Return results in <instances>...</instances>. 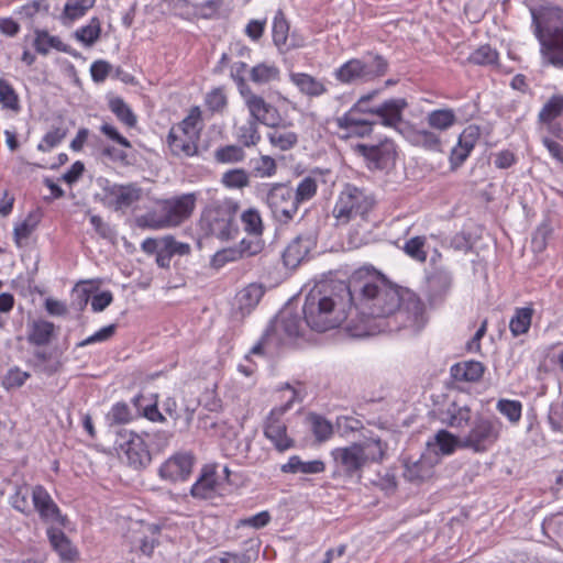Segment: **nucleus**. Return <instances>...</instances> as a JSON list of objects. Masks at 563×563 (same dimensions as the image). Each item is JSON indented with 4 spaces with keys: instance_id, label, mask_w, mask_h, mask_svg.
Returning <instances> with one entry per match:
<instances>
[{
    "instance_id": "57",
    "label": "nucleus",
    "mask_w": 563,
    "mask_h": 563,
    "mask_svg": "<svg viewBox=\"0 0 563 563\" xmlns=\"http://www.w3.org/2000/svg\"><path fill=\"white\" fill-rule=\"evenodd\" d=\"M66 136V131L56 128L49 130L37 144V150L40 152H49L54 147H56Z\"/></svg>"
},
{
    "instance_id": "12",
    "label": "nucleus",
    "mask_w": 563,
    "mask_h": 563,
    "mask_svg": "<svg viewBox=\"0 0 563 563\" xmlns=\"http://www.w3.org/2000/svg\"><path fill=\"white\" fill-rule=\"evenodd\" d=\"M120 438L121 442L119 445L129 464L135 468H142L148 465L152 460L148 450V441L158 438L163 440L164 444H167L170 434L164 431L155 433L124 431L120 434Z\"/></svg>"
},
{
    "instance_id": "46",
    "label": "nucleus",
    "mask_w": 563,
    "mask_h": 563,
    "mask_svg": "<svg viewBox=\"0 0 563 563\" xmlns=\"http://www.w3.org/2000/svg\"><path fill=\"white\" fill-rule=\"evenodd\" d=\"M101 33V22L98 18H92L88 24L79 27L75 32V37L87 46L96 43Z\"/></svg>"
},
{
    "instance_id": "23",
    "label": "nucleus",
    "mask_w": 563,
    "mask_h": 563,
    "mask_svg": "<svg viewBox=\"0 0 563 563\" xmlns=\"http://www.w3.org/2000/svg\"><path fill=\"white\" fill-rule=\"evenodd\" d=\"M316 241L311 235H299L292 240L283 253L287 267H297L314 247Z\"/></svg>"
},
{
    "instance_id": "58",
    "label": "nucleus",
    "mask_w": 563,
    "mask_h": 563,
    "mask_svg": "<svg viewBox=\"0 0 563 563\" xmlns=\"http://www.w3.org/2000/svg\"><path fill=\"white\" fill-rule=\"evenodd\" d=\"M30 374L27 372L22 371L19 367L10 368L2 379V386L5 389L19 388L27 380Z\"/></svg>"
},
{
    "instance_id": "4",
    "label": "nucleus",
    "mask_w": 563,
    "mask_h": 563,
    "mask_svg": "<svg viewBox=\"0 0 563 563\" xmlns=\"http://www.w3.org/2000/svg\"><path fill=\"white\" fill-rule=\"evenodd\" d=\"M302 313L306 324L319 332L336 328L346 319L343 299L327 285H316L307 294Z\"/></svg>"
},
{
    "instance_id": "14",
    "label": "nucleus",
    "mask_w": 563,
    "mask_h": 563,
    "mask_svg": "<svg viewBox=\"0 0 563 563\" xmlns=\"http://www.w3.org/2000/svg\"><path fill=\"white\" fill-rule=\"evenodd\" d=\"M503 423L498 419L478 418L462 438V448L475 453L488 451L499 439Z\"/></svg>"
},
{
    "instance_id": "7",
    "label": "nucleus",
    "mask_w": 563,
    "mask_h": 563,
    "mask_svg": "<svg viewBox=\"0 0 563 563\" xmlns=\"http://www.w3.org/2000/svg\"><path fill=\"white\" fill-rule=\"evenodd\" d=\"M196 202L195 192L163 200L158 202L157 209L144 214L141 222L153 230L177 227L192 214Z\"/></svg>"
},
{
    "instance_id": "51",
    "label": "nucleus",
    "mask_w": 563,
    "mask_h": 563,
    "mask_svg": "<svg viewBox=\"0 0 563 563\" xmlns=\"http://www.w3.org/2000/svg\"><path fill=\"white\" fill-rule=\"evenodd\" d=\"M311 430L319 442L329 440L333 434V427L330 421L318 415L309 417Z\"/></svg>"
},
{
    "instance_id": "33",
    "label": "nucleus",
    "mask_w": 563,
    "mask_h": 563,
    "mask_svg": "<svg viewBox=\"0 0 563 563\" xmlns=\"http://www.w3.org/2000/svg\"><path fill=\"white\" fill-rule=\"evenodd\" d=\"M274 328L288 338H297L302 333V322L296 313L284 310L277 317Z\"/></svg>"
},
{
    "instance_id": "1",
    "label": "nucleus",
    "mask_w": 563,
    "mask_h": 563,
    "mask_svg": "<svg viewBox=\"0 0 563 563\" xmlns=\"http://www.w3.org/2000/svg\"><path fill=\"white\" fill-rule=\"evenodd\" d=\"M369 96H364L343 115L336 118L339 135L342 139L364 137L373 131L374 121L368 115H377L385 126L395 128L401 121V112L407 106L404 99H391L369 108Z\"/></svg>"
},
{
    "instance_id": "62",
    "label": "nucleus",
    "mask_w": 563,
    "mask_h": 563,
    "mask_svg": "<svg viewBox=\"0 0 563 563\" xmlns=\"http://www.w3.org/2000/svg\"><path fill=\"white\" fill-rule=\"evenodd\" d=\"M317 192V183L311 177L303 178L297 186L296 191L294 192L295 197L298 199V205L301 201H306L311 199Z\"/></svg>"
},
{
    "instance_id": "47",
    "label": "nucleus",
    "mask_w": 563,
    "mask_h": 563,
    "mask_svg": "<svg viewBox=\"0 0 563 563\" xmlns=\"http://www.w3.org/2000/svg\"><path fill=\"white\" fill-rule=\"evenodd\" d=\"M236 139L244 146L249 147L256 145L261 140V134L258 133L256 122L250 120L244 124L240 125L236 129Z\"/></svg>"
},
{
    "instance_id": "50",
    "label": "nucleus",
    "mask_w": 563,
    "mask_h": 563,
    "mask_svg": "<svg viewBox=\"0 0 563 563\" xmlns=\"http://www.w3.org/2000/svg\"><path fill=\"white\" fill-rule=\"evenodd\" d=\"M496 409L505 416L510 423H518L522 415V405L518 400L499 399Z\"/></svg>"
},
{
    "instance_id": "34",
    "label": "nucleus",
    "mask_w": 563,
    "mask_h": 563,
    "mask_svg": "<svg viewBox=\"0 0 563 563\" xmlns=\"http://www.w3.org/2000/svg\"><path fill=\"white\" fill-rule=\"evenodd\" d=\"M41 221L38 211H31L23 220L14 225L13 235L18 246H21L35 231Z\"/></svg>"
},
{
    "instance_id": "17",
    "label": "nucleus",
    "mask_w": 563,
    "mask_h": 563,
    "mask_svg": "<svg viewBox=\"0 0 563 563\" xmlns=\"http://www.w3.org/2000/svg\"><path fill=\"white\" fill-rule=\"evenodd\" d=\"M355 151L364 156L373 168L388 167L395 163L396 158V146L388 139L377 145L357 144Z\"/></svg>"
},
{
    "instance_id": "25",
    "label": "nucleus",
    "mask_w": 563,
    "mask_h": 563,
    "mask_svg": "<svg viewBox=\"0 0 563 563\" xmlns=\"http://www.w3.org/2000/svg\"><path fill=\"white\" fill-rule=\"evenodd\" d=\"M427 446L428 450L435 455H451L457 448H462V439L442 429L427 442Z\"/></svg>"
},
{
    "instance_id": "53",
    "label": "nucleus",
    "mask_w": 563,
    "mask_h": 563,
    "mask_svg": "<svg viewBox=\"0 0 563 563\" xmlns=\"http://www.w3.org/2000/svg\"><path fill=\"white\" fill-rule=\"evenodd\" d=\"M244 230L253 235H261L263 232V222L260 212L256 209H247L241 216Z\"/></svg>"
},
{
    "instance_id": "48",
    "label": "nucleus",
    "mask_w": 563,
    "mask_h": 563,
    "mask_svg": "<svg viewBox=\"0 0 563 563\" xmlns=\"http://www.w3.org/2000/svg\"><path fill=\"white\" fill-rule=\"evenodd\" d=\"M498 53L489 45H482L475 49L468 57V60L474 66L487 67L497 62Z\"/></svg>"
},
{
    "instance_id": "29",
    "label": "nucleus",
    "mask_w": 563,
    "mask_h": 563,
    "mask_svg": "<svg viewBox=\"0 0 563 563\" xmlns=\"http://www.w3.org/2000/svg\"><path fill=\"white\" fill-rule=\"evenodd\" d=\"M325 465L321 460L302 461L298 455H291L287 463L280 466L285 474H320L324 472Z\"/></svg>"
},
{
    "instance_id": "28",
    "label": "nucleus",
    "mask_w": 563,
    "mask_h": 563,
    "mask_svg": "<svg viewBox=\"0 0 563 563\" xmlns=\"http://www.w3.org/2000/svg\"><path fill=\"white\" fill-rule=\"evenodd\" d=\"M159 526L155 523H142L139 530V537L134 541V547L144 555L151 556L158 544Z\"/></svg>"
},
{
    "instance_id": "38",
    "label": "nucleus",
    "mask_w": 563,
    "mask_h": 563,
    "mask_svg": "<svg viewBox=\"0 0 563 563\" xmlns=\"http://www.w3.org/2000/svg\"><path fill=\"white\" fill-rule=\"evenodd\" d=\"M533 309L531 307L517 308L509 321V329L514 336L526 334L531 325Z\"/></svg>"
},
{
    "instance_id": "59",
    "label": "nucleus",
    "mask_w": 563,
    "mask_h": 563,
    "mask_svg": "<svg viewBox=\"0 0 563 563\" xmlns=\"http://www.w3.org/2000/svg\"><path fill=\"white\" fill-rule=\"evenodd\" d=\"M216 158L220 163H236L244 158V152L238 145H227L216 151Z\"/></svg>"
},
{
    "instance_id": "18",
    "label": "nucleus",
    "mask_w": 563,
    "mask_h": 563,
    "mask_svg": "<svg viewBox=\"0 0 563 563\" xmlns=\"http://www.w3.org/2000/svg\"><path fill=\"white\" fill-rule=\"evenodd\" d=\"M32 501L34 509L44 521L56 522L62 527H67V518L60 514L48 492L41 485L32 488Z\"/></svg>"
},
{
    "instance_id": "64",
    "label": "nucleus",
    "mask_w": 563,
    "mask_h": 563,
    "mask_svg": "<svg viewBox=\"0 0 563 563\" xmlns=\"http://www.w3.org/2000/svg\"><path fill=\"white\" fill-rule=\"evenodd\" d=\"M161 246L172 256L174 255H187L190 252V245L176 241L172 235H167L161 239Z\"/></svg>"
},
{
    "instance_id": "24",
    "label": "nucleus",
    "mask_w": 563,
    "mask_h": 563,
    "mask_svg": "<svg viewBox=\"0 0 563 563\" xmlns=\"http://www.w3.org/2000/svg\"><path fill=\"white\" fill-rule=\"evenodd\" d=\"M260 251V244L242 240L240 247H229L218 251L211 258V266L222 268L228 263L239 261L243 256H251Z\"/></svg>"
},
{
    "instance_id": "37",
    "label": "nucleus",
    "mask_w": 563,
    "mask_h": 563,
    "mask_svg": "<svg viewBox=\"0 0 563 563\" xmlns=\"http://www.w3.org/2000/svg\"><path fill=\"white\" fill-rule=\"evenodd\" d=\"M290 77L299 90L308 96H319L325 90L323 82L309 73H291Z\"/></svg>"
},
{
    "instance_id": "36",
    "label": "nucleus",
    "mask_w": 563,
    "mask_h": 563,
    "mask_svg": "<svg viewBox=\"0 0 563 563\" xmlns=\"http://www.w3.org/2000/svg\"><path fill=\"white\" fill-rule=\"evenodd\" d=\"M54 324L46 320H37L32 323L30 327L27 340L30 343L43 346L49 343L53 333H54Z\"/></svg>"
},
{
    "instance_id": "54",
    "label": "nucleus",
    "mask_w": 563,
    "mask_h": 563,
    "mask_svg": "<svg viewBox=\"0 0 563 563\" xmlns=\"http://www.w3.org/2000/svg\"><path fill=\"white\" fill-rule=\"evenodd\" d=\"M250 183L247 173L244 169H231L223 174L222 184L227 188L241 189Z\"/></svg>"
},
{
    "instance_id": "2",
    "label": "nucleus",
    "mask_w": 563,
    "mask_h": 563,
    "mask_svg": "<svg viewBox=\"0 0 563 563\" xmlns=\"http://www.w3.org/2000/svg\"><path fill=\"white\" fill-rule=\"evenodd\" d=\"M360 291L363 311L362 316L349 325L350 333L351 328L355 324L365 327L389 319L399 308L406 295V291H400V289L390 285L380 276L369 277L362 284Z\"/></svg>"
},
{
    "instance_id": "30",
    "label": "nucleus",
    "mask_w": 563,
    "mask_h": 563,
    "mask_svg": "<svg viewBox=\"0 0 563 563\" xmlns=\"http://www.w3.org/2000/svg\"><path fill=\"white\" fill-rule=\"evenodd\" d=\"M271 128L272 130L267 133V139L274 148L288 151L297 144L298 135L296 132L287 129L285 125H279V123Z\"/></svg>"
},
{
    "instance_id": "10",
    "label": "nucleus",
    "mask_w": 563,
    "mask_h": 563,
    "mask_svg": "<svg viewBox=\"0 0 563 563\" xmlns=\"http://www.w3.org/2000/svg\"><path fill=\"white\" fill-rule=\"evenodd\" d=\"M284 404L275 406L267 415L264 422V435L278 451H286L294 446V440L287 434L284 416L297 399V391L289 385L280 390Z\"/></svg>"
},
{
    "instance_id": "39",
    "label": "nucleus",
    "mask_w": 563,
    "mask_h": 563,
    "mask_svg": "<svg viewBox=\"0 0 563 563\" xmlns=\"http://www.w3.org/2000/svg\"><path fill=\"white\" fill-rule=\"evenodd\" d=\"M432 463L426 457L405 464L404 475L409 481H423L432 476Z\"/></svg>"
},
{
    "instance_id": "45",
    "label": "nucleus",
    "mask_w": 563,
    "mask_h": 563,
    "mask_svg": "<svg viewBox=\"0 0 563 563\" xmlns=\"http://www.w3.org/2000/svg\"><path fill=\"white\" fill-rule=\"evenodd\" d=\"M427 236L418 235L410 238L404 245V252L412 260L423 263L427 261Z\"/></svg>"
},
{
    "instance_id": "31",
    "label": "nucleus",
    "mask_w": 563,
    "mask_h": 563,
    "mask_svg": "<svg viewBox=\"0 0 563 563\" xmlns=\"http://www.w3.org/2000/svg\"><path fill=\"white\" fill-rule=\"evenodd\" d=\"M484 374V366L477 361H465L451 367V375L457 382H477Z\"/></svg>"
},
{
    "instance_id": "27",
    "label": "nucleus",
    "mask_w": 563,
    "mask_h": 563,
    "mask_svg": "<svg viewBox=\"0 0 563 563\" xmlns=\"http://www.w3.org/2000/svg\"><path fill=\"white\" fill-rule=\"evenodd\" d=\"M250 58L249 49L235 45L230 48L229 54H223L221 58V66L230 67L232 70H269L268 68L262 69L260 65L250 66L247 59Z\"/></svg>"
},
{
    "instance_id": "13",
    "label": "nucleus",
    "mask_w": 563,
    "mask_h": 563,
    "mask_svg": "<svg viewBox=\"0 0 563 563\" xmlns=\"http://www.w3.org/2000/svg\"><path fill=\"white\" fill-rule=\"evenodd\" d=\"M258 195L265 200L273 217L282 223L290 221L298 211V199L291 187L285 184L265 185L258 189Z\"/></svg>"
},
{
    "instance_id": "42",
    "label": "nucleus",
    "mask_w": 563,
    "mask_h": 563,
    "mask_svg": "<svg viewBox=\"0 0 563 563\" xmlns=\"http://www.w3.org/2000/svg\"><path fill=\"white\" fill-rule=\"evenodd\" d=\"M109 109L129 128L135 126L137 120L131 108L119 97L109 99Z\"/></svg>"
},
{
    "instance_id": "19",
    "label": "nucleus",
    "mask_w": 563,
    "mask_h": 563,
    "mask_svg": "<svg viewBox=\"0 0 563 563\" xmlns=\"http://www.w3.org/2000/svg\"><path fill=\"white\" fill-rule=\"evenodd\" d=\"M141 194L134 185H111L104 188L103 201L114 210H123L139 201Z\"/></svg>"
},
{
    "instance_id": "9",
    "label": "nucleus",
    "mask_w": 563,
    "mask_h": 563,
    "mask_svg": "<svg viewBox=\"0 0 563 563\" xmlns=\"http://www.w3.org/2000/svg\"><path fill=\"white\" fill-rule=\"evenodd\" d=\"M201 129V111L196 107L179 124L169 130L167 143L170 152L179 157L196 155Z\"/></svg>"
},
{
    "instance_id": "41",
    "label": "nucleus",
    "mask_w": 563,
    "mask_h": 563,
    "mask_svg": "<svg viewBox=\"0 0 563 563\" xmlns=\"http://www.w3.org/2000/svg\"><path fill=\"white\" fill-rule=\"evenodd\" d=\"M33 46L41 54H46L49 49L65 51V45L59 37L51 35L43 30H35Z\"/></svg>"
},
{
    "instance_id": "32",
    "label": "nucleus",
    "mask_w": 563,
    "mask_h": 563,
    "mask_svg": "<svg viewBox=\"0 0 563 563\" xmlns=\"http://www.w3.org/2000/svg\"><path fill=\"white\" fill-rule=\"evenodd\" d=\"M387 62L379 55L367 53L362 58H354L342 64L338 70H383Z\"/></svg>"
},
{
    "instance_id": "44",
    "label": "nucleus",
    "mask_w": 563,
    "mask_h": 563,
    "mask_svg": "<svg viewBox=\"0 0 563 563\" xmlns=\"http://www.w3.org/2000/svg\"><path fill=\"white\" fill-rule=\"evenodd\" d=\"M455 113L450 109L433 110L427 117L428 124L440 131L450 129L455 123Z\"/></svg>"
},
{
    "instance_id": "8",
    "label": "nucleus",
    "mask_w": 563,
    "mask_h": 563,
    "mask_svg": "<svg viewBox=\"0 0 563 563\" xmlns=\"http://www.w3.org/2000/svg\"><path fill=\"white\" fill-rule=\"evenodd\" d=\"M239 203L234 199L223 198L208 205L200 217L199 225L206 235L229 240L238 232L235 224Z\"/></svg>"
},
{
    "instance_id": "26",
    "label": "nucleus",
    "mask_w": 563,
    "mask_h": 563,
    "mask_svg": "<svg viewBox=\"0 0 563 563\" xmlns=\"http://www.w3.org/2000/svg\"><path fill=\"white\" fill-rule=\"evenodd\" d=\"M264 295L262 285L253 283L241 289L235 296V305L242 314L250 313Z\"/></svg>"
},
{
    "instance_id": "40",
    "label": "nucleus",
    "mask_w": 563,
    "mask_h": 563,
    "mask_svg": "<svg viewBox=\"0 0 563 563\" xmlns=\"http://www.w3.org/2000/svg\"><path fill=\"white\" fill-rule=\"evenodd\" d=\"M96 0H69L62 15L64 24L73 23L82 18L93 7Z\"/></svg>"
},
{
    "instance_id": "6",
    "label": "nucleus",
    "mask_w": 563,
    "mask_h": 563,
    "mask_svg": "<svg viewBox=\"0 0 563 563\" xmlns=\"http://www.w3.org/2000/svg\"><path fill=\"white\" fill-rule=\"evenodd\" d=\"M531 13L544 62L553 67H563V9L542 7Z\"/></svg>"
},
{
    "instance_id": "35",
    "label": "nucleus",
    "mask_w": 563,
    "mask_h": 563,
    "mask_svg": "<svg viewBox=\"0 0 563 563\" xmlns=\"http://www.w3.org/2000/svg\"><path fill=\"white\" fill-rule=\"evenodd\" d=\"M471 419V409L456 402L451 404L442 413V422L451 428H462Z\"/></svg>"
},
{
    "instance_id": "55",
    "label": "nucleus",
    "mask_w": 563,
    "mask_h": 563,
    "mask_svg": "<svg viewBox=\"0 0 563 563\" xmlns=\"http://www.w3.org/2000/svg\"><path fill=\"white\" fill-rule=\"evenodd\" d=\"M30 496L32 497V490L23 485L16 488L14 494L10 497V503L18 511L29 514L32 509L29 501Z\"/></svg>"
},
{
    "instance_id": "15",
    "label": "nucleus",
    "mask_w": 563,
    "mask_h": 563,
    "mask_svg": "<svg viewBox=\"0 0 563 563\" xmlns=\"http://www.w3.org/2000/svg\"><path fill=\"white\" fill-rule=\"evenodd\" d=\"M241 95L245 99V103L251 115L255 121H258L267 126H275L280 121L279 113L275 107L265 102L263 98L252 93L246 85V79L241 76V73L232 74Z\"/></svg>"
},
{
    "instance_id": "20",
    "label": "nucleus",
    "mask_w": 563,
    "mask_h": 563,
    "mask_svg": "<svg viewBox=\"0 0 563 563\" xmlns=\"http://www.w3.org/2000/svg\"><path fill=\"white\" fill-rule=\"evenodd\" d=\"M479 136V128L474 124L466 126L462 131L456 145L452 148L450 154V164L452 168L460 167L466 161L475 147Z\"/></svg>"
},
{
    "instance_id": "63",
    "label": "nucleus",
    "mask_w": 563,
    "mask_h": 563,
    "mask_svg": "<svg viewBox=\"0 0 563 563\" xmlns=\"http://www.w3.org/2000/svg\"><path fill=\"white\" fill-rule=\"evenodd\" d=\"M131 418L132 416L130 408L124 402L114 404L108 413V419L111 421V423L115 424L128 423Z\"/></svg>"
},
{
    "instance_id": "3",
    "label": "nucleus",
    "mask_w": 563,
    "mask_h": 563,
    "mask_svg": "<svg viewBox=\"0 0 563 563\" xmlns=\"http://www.w3.org/2000/svg\"><path fill=\"white\" fill-rule=\"evenodd\" d=\"M426 309L421 300L412 292L406 291L399 308L384 322L372 325L351 328V335L365 338L379 333L404 331L408 335L419 333L427 324Z\"/></svg>"
},
{
    "instance_id": "60",
    "label": "nucleus",
    "mask_w": 563,
    "mask_h": 563,
    "mask_svg": "<svg viewBox=\"0 0 563 563\" xmlns=\"http://www.w3.org/2000/svg\"><path fill=\"white\" fill-rule=\"evenodd\" d=\"M253 169L256 176L261 178H268L275 175L277 166L273 157L262 155L258 159L254 161Z\"/></svg>"
},
{
    "instance_id": "61",
    "label": "nucleus",
    "mask_w": 563,
    "mask_h": 563,
    "mask_svg": "<svg viewBox=\"0 0 563 563\" xmlns=\"http://www.w3.org/2000/svg\"><path fill=\"white\" fill-rule=\"evenodd\" d=\"M144 397L142 395H137L133 398L134 406L142 410L145 418L153 422H163L165 417L159 412L156 402L151 405H143Z\"/></svg>"
},
{
    "instance_id": "22",
    "label": "nucleus",
    "mask_w": 563,
    "mask_h": 563,
    "mask_svg": "<svg viewBox=\"0 0 563 563\" xmlns=\"http://www.w3.org/2000/svg\"><path fill=\"white\" fill-rule=\"evenodd\" d=\"M46 534L52 549L64 563H73L79 559V551L71 540L59 529L48 528Z\"/></svg>"
},
{
    "instance_id": "11",
    "label": "nucleus",
    "mask_w": 563,
    "mask_h": 563,
    "mask_svg": "<svg viewBox=\"0 0 563 563\" xmlns=\"http://www.w3.org/2000/svg\"><path fill=\"white\" fill-rule=\"evenodd\" d=\"M374 206L373 198L355 186L346 185L333 209L338 223L345 224L357 218L364 220Z\"/></svg>"
},
{
    "instance_id": "56",
    "label": "nucleus",
    "mask_w": 563,
    "mask_h": 563,
    "mask_svg": "<svg viewBox=\"0 0 563 563\" xmlns=\"http://www.w3.org/2000/svg\"><path fill=\"white\" fill-rule=\"evenodd\" d=\"M415 142L430 151H441V140L438 134L428 130H419L415 133Z\"/></svg>"
},
{
    "instance_id": "52",
    "label": "nucleus",
    "mask_w": 563,
    "mask_h": 563,
    "mask_svg": "<svg viewBox=\"0 0 563 563\" xmlns=\"http://www.w3.org/2000/svg\"><path fill=\"white\" fill-rule=\"evenodd\" d=\"M0 103L3 109L12 112L20 110L19 97L12 86L3 79H0Z\"/></svg>"
},
{
    "instance_id": "16",
    "label": "nucleus",
    "mask_w": 563,
    "mask_h": 563,
    "mask_svg": "<svg viewBox=\"0 0 563 563\" xmlns=\"http://www.w3.org/2000/svg\"><path fill=\"white\" fill-rule=\"evenodd\" d=\"M196 457L189 451H179L166 459L158 468L161 479L169 483L186 482L190 477Z\"/></svg>"
},
{
    "instance_id": "43",
    "label": "nucleus",
    "mask_w": 563,
    "mask_h": 563,
    "mask_svg": "<svg viewBox=\"0 0 563 563\" xmlns=\"http://www.w3.org/2000/svg\"><path fill=\"white\" fill-rule=\"evenodd\" d=\"M289 25L282 11H277L273 21V40L279 48H289L288 44Z\"/></svg>"
},
{
    "instance_id": "21",
    "label": "nucleus",
    "mask_w": 563,
    "mask_h": 563,
    "mask_svg": "<svg viewBox=\"0 0 563 563\" xmlns=\"http://www.w3.org/2000/svg\"><path fill=\"white\" fill-rule=\"evenodd\" d=\"M217 464H207L201 471L198 479L192 484L190 494L195 498L210 499L218 490Z\"/></svg>"
},
{
    "instance_id": "5",
    "label": "nucleus",
    "mask_w": 563,
    "mask_h": 563,
    "mask_svg": "<svg viewBox=\"0 0 563 563\" xmlns=\"http://www.w3.org/2000/svg\"><path fill=\"white\" fill-rule=\"evenodd\" d=\"M387 444L378 437H366L345 446L334 448L330 456L334 465V474L353 477L371 463L383 461Z\"/></svg>"
},
{
    "instance_id": "49",
    "label": "nucleus",
    "mask_w": 563,
    "mask_h": 563,
    "mask_svg": "<svg viewBox=\"0 0 563 563\" xmlns=\"http://www.w3.org/2000/svg\"><path fill=\"white\" fill-rule=\"evenodd\" d=\"M563 112V96L556 95L543 106L539 112V120L544 123L552 122Z\"/></svg>"
}]
</instances>
